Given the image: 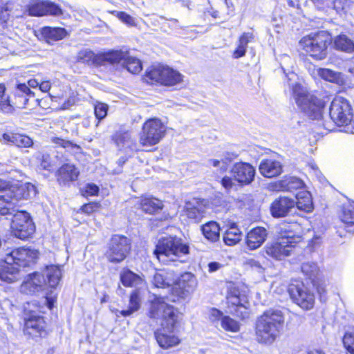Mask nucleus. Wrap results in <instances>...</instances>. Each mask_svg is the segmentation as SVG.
<instances>
[{
    "mask_svg": "<svg viewBox=\"0 0 354 354\" xmlns=\"http://www.w3.org/2000/svg\"><path fill=\"white\" fill-rule=\"evenodd\" d=\"M268 232L263 227H257L248 232L246 236V244L250 250L259 248L266 240Z\"/></svg>",
    "mask_w": 354,
    "mask_h": 354,
    "instance_id": "21",
    "label": "nucleus"
},
{
    "mask_svg": "<svg viewBox=\"0 0 354 354\" xmlns=\"http://www.w3.org/2000/svg\"><path fill=\"white\" fill-rule=\"evenodd\" d=\"M13 215L10 227L13 234L20 239H26L35 232V225L30 214L26 211H19L16 207Z\"/></svg>",
    "mask_w": 354,
    "mask_h": 354,
    "instance_id": "11",
    "label": "nucleus"
},
{
    "mask_svg": "<svg viewBox=\"0 0 354 354\" xmlns=\"http://www.w3.org/2000/svg\"><path fill=\"white\" fill-rule=\"evenodd\" d=\"M38 254L37 250L25 248H17L6 254V262L14 263L19 268H25L35 263L38 257Z\"/></svg>",
    "mask_w": 354,
    "mask_h": 354,
    "instance_id": "14",
    "label": "nucleus"
},
{
    "mask_svg": "<svg viewBox=\"0 0 354 354\" xmlns=\"http://www.w3.org/2000/svg\"><path fill=\"white\" fill-rule=\"evenodd\" d=\"M222 328L227 331L236 333L240 329L239 323L229 316H224L221 320Z\"/></svg>",
    "mask_w": 354,
    "mask_h": 354,
    "instance_id": "45",
    "label": "nucleus"
},
{
    "mask_svg": "<svg viewBox=\"0 0 354 354\" xmlns=\"http://www.w3.org/2000/svg\"><path fill=\"white\" fill-rule=\"evenodd\" d=\"M340 217L347 227L346 230L354 232V203L344 206Z\"/></svg>",
    "mask_w": 354,
    "mask_h": 354,
    "instance_id": "40",
    "label": "nucleus"
},
{
    "mask_svg": "<svg viewBox=\"0 0 354 354\" xmlns=\"http://www.w3.org/2000/svg\"><path fill=\"white\" fill-rule=\"evenodd\" d=\"M209 272H215L221 268V264L218 262H211L208 265Z\"/></svg>",
    "mask_w": 354,
    "mask_h": 354,
    "instance_id": "63",
    "label": "nucleus"
},
{
    "mask_svg": "<svg viewBox=\"0 0 354 354\" xmlns=\"http://www.w3.org/2000/svg\"><path fill=\"white\" fill-rule=\"evenodd\" d=\"M207 165L218 168L221 172H225L227 169L228 161L224 159H209Z\"/></svg>",
    "mask_w": 354,
    "mask_h": 354,
    "instance_id": "52",
    "label": "nucleus"
},
{
    "mask_svg": "<svg viewBox=\"0 0 354 354\" xmlns=\"http://www.w3.org/2000/svg\"><path fill=\"white\" fill-rule=\"evenodd\" d=\"M145 80L151 84L156 82L164 86H172L182 83L183 75L168 66L153 65L147 70Z\"/></svg>",
    "mask_w": 354,
    "mask_h": 354,
    "instance_id": "6",
    "label": "nucleus"
},
{
    "mask_svg": "<svg viewBox=\"0 0 354 354\" xmlns=\"http://www.w3.org/2000/svg\"><path fill=\"white\" fill-rule=\"evenodd\" d=\"M259 172L266 178H273L280 175L283 171L281 162L273 159H263L259 167Z\"/></svg>",
    "mask_w": 354,
    "mask_h": 354,
    "instance_id": "22",
    "label": "nucleus"
},
{
    "mask_svg": "<svg viewBox=\"0 0 354 354\" xmlns=\"http://www.w3.org/2000/svg\"><path fill=\"white\" fill-rule=\"evenodd\" d=\"M285 318L281 310H268L261 315L256 323V335L259 342L272 344L280 335Z\"/></svg>",
    "mask_w": 354,
    "mask_h": 354,
    "instance_id": "3",
    "label": "nucleus"
},
{
    "mask_svg": "<svg viewBox=\"0 0 354 354\" xmlns=\"http://www.w3.org/2000/svg\"><path fill=\"white\" fill-rule=\"evenodd\" d=\"M120 280L124 286L141 288L145 286L144 279L130 270H124L120 274Z\"/></svg>",
    "mask_w": 354,
    "mask_h": 354,
    "instance_id": "28",
    "label": "nucleus"
},
{
    "mask_svg": "<svg viewBox=\"0 0 354 354\" xmlns=\"http://www.w3.org/2000/svg\"><path fill=\"white\" fill-rule=\"evenodd\" d=\"M201 232L206 239L216 242L219 239L220 227L216 222L210 221L201 226Z\"/></svg>",
    "mask_w": 354,
    "mask_h": 354,
    "instance_id": "36",
    "label": "nucleus"
},
{
    "mask_svg": "<svg viewBox=\"0 0 354 354\" xmlns=\"http://www.w3.org/2000/svg\"><path fill=\"white\" fill-rule=\"evenodd\" d=\"M122 57V54L118 50L95 54L91 50H84L78 53L77 60L79 62L88 65L102 66L108 64L118 63Z\"/></svg>",
    "mask_w": 354,
    "mask_h": 354,
    "instance_id": "10",
    "label": "nucleus"
},
{
    "mask_svg": "<svg viewBox=\"0 0 354 354\" xmlns=\"http://www.w3.org/2000/svg\"><path fill=\"white\" fill-rule=\"evenodd\" d=\"M300 237H295L290 234L281 236L276 241L268 243L263 248L266 254L275 260H283L290 255L295 244L299 241Z\"/></svg>",
    "mask_w": 354,
    "mask_h": 354,
    "instance_id": "7",
    "label": "nucleus"
},
{
    "mask_svg": "<svg viewBox=\"0 0 354 354\" xmlns=\"http://www.w3.org/2000/svg\"><path fill=\"white\" fill-rule=\"evenodd\" d=\"M120 52L122 54L123 57L118 62L124 59L123 64L127 68L128 71L133 74L138 73L141 71L142 66L140 59L129 56L126 57L122 52Z\"/></svg>",
    "mask_w": 354,
    "mask_h": 354,
    "instance_id": "42",
    "label": "nucleus"
},
{
    "mask_svg": "<svg viewBox=\"0 0 354 354\" xmlns=\"http://www.w3.org/2000/svg\"><path fill=\"white\" fill-rule=\"evenodd\" d=\"M223 317V313L216 308H212L209 311V318L212 322L221 321Z\"/></svg>",
    "mask_w": 354,
    "mask_h": 354,
    "instance_id": "58",
    "label": "nucleus"
},
{
    "mask_svg": "<svg viewBox=\"0 0 354 354\" xmlns=\"http://www.w3.org/2000/svg\"><path fill=\"white\" fill-rule=\"evenodd\" d=\"M197 286L196 277L190 272H185L181 275L178 281V287L182 289L183 295L192 292Z\"/></svg>",
    "mask_w": 354,
    "mask_h": 354,
    "instance_id": "33",
    "label": "nucleus"
},
{
    "mask_svg": "<svg viewBox=\"0 0 354 354\" xmlns=\"http://www.w3.org/2000/svg\"><path fill=\"white\" fill-rule=\"evenodd\" d=\"M22 199H27L36 194L35 187L30 183H18Z\"/></svg>",
    "mask_w": 354,
    "mask_h": 354,
    "instance_id": "47",
    "label": "nucleus"
},
{
    "mask_svg": "<svg viewBox=\"0 0 354 354\" xmlns=\"http://www.w3.org/2000/svg\"><path fill=\"white\" fill-rule=\"evenodd\" d=\"M28 11L31 16L59 15L62 13L61 9L56 4L37 0H32L29 3Z\"/></svg>",
    "mask_w": 354,
    "mask_h": 354,
    "instance_id": "15",
    "label": "nucleus"
},
{
    "mask_svg": "<svg viewBox=\"0 0 354 354\" xmlns=\"http://www.w3.org/2000/svg\"><path fill=\"white\" fill-rule=\"evenodd\" d=\"M85 193L88 196H96L99 192V187L93 183H88L84 189Z\"/></svg>",
    "mask_w": 354,
    "mask_h": 354,
    "instance_id": "60",
    "label": "nucleus"
},
{
    "mask_svg": "<svg viewBox=\"0 0 354 354\" xmlns=\"http://www.w3.org/2000/svg\"><path fill=\"white\" fill-rule=\"evenodd\" d=\"M234 181H236L234 178L224 176L221 180V185L225 189L230 190L235 185Z\"/></svg>",
    "mask_w": 354,
    "mask_h": 354,
    "instance_id": "59",
    "label": "nucleus"
},
{
    "mask_svg": "<svg viewBox=\"0 0 354 354\" xmlns=\"http://www.w3.org/2000/svg\"><path fill=\"white\" fill-rule=\"evenodd\" d=\"M176 279L173 277V274L165 270L156 272L152 279V283L158 288H169L174 290L173 285L176 283Z\"/></svg>",
    "mask_w": 354,
    "mask_h": 354,
    "instance_id": "26",
    "label": "nucleus"
},
{
    "mask_svg": "<svg viewBox=\"0 0 354 354\" xmlns=\"http://www.w3.org/2000/svg\"><path fill=\"white\" fill-rule=\"evenodd\" d=\"M50 141L56 147H62L68 150H73V151H76L80 149V147L76 144L59 137L53 136L50 138Z\"/></svg>",
    "mask_w": 354,
    "mask_h": 354,
    "instance_id": "46",
    "label": "nucleus"
},
{
    "mask_svg": "<svg viewBox=\"0 0 354 354\" xmlns=\"http://www.w3.org/2000/svg\"><path fill=\"white\" fill-rule=\"evenodd\" d=\"M17 206L10 201L6 195L0 196V214H12L16 211Z\"/></svg>",
    "mask_w": 354,
    "mask_h": 354,
    "instance_id": "44",
    "label": "nucleus"
},
{
    "mask_svg": "<svg viewBox=\"0 0 354 354\" xmlns=\"http://www.w3.org/2000/svg\"><path fill=\"white\" fill-rule=\"evenodd\" d=\"M343 344L350 353L354 354V333L346 332L343 337Z\"/></svg>",
    "mask_w": 354,
    "mask_h": 354,
    "instance_id": "51",
    "label": "nucleus"
},
{
    "mask_svg": "<svg viewBox=\"0 0 354 354\" xmlns=\"http://www.w3.org/2000/svg\"><path fill=\"white\" fill-rule=\"evenodd\" d=\"M167 127L157 118L147 120L142 125L139 142L143 147H152L160 142L165 137Z\"/></svg>",
    "mask_w": 354,
    "mask_h": 354,
    "instance_id": "8",
    "label": "nucleus"
},
{
    "mask_svg": "<svg viewBox=\"0 0 354 354\" xmlns=\"http://www.w3.org/2000/svg\"><path fill=\"white\" fill-rule=\"evenodd\" d=\"M3 138L4 140L19 147H30L33 145L32 140L28 136L23 134L6 133L3 135Z\"/></svg>",
    "mask_w": 354,
    "mask_h": 354,
    "instance_id": "32",
    "label": "nucleus"
},
{
    "mask_svg": "<svg viewBox=\"0 0 354 354\" xmlns=\"http://www.w3.org/2000/svg\"><path fill=\"white\" fill-rule=\"evenodd\" d=\"M130 241L124 236L113 235L106 252L107 259L111 263H120L125 259L131 249Z\"/></svg>",
    "mask_w": 354,
    "mask_h": 354,
    "instance_id": "12",
    "label": "nucleus"
},
{
    "mask_svg": "<svg viewBox=\"0 0 354 354\" xmlns=\"http://www.w3.org/2000/svg\"><path fill=\"white\" fill-rule=\"evenodd\" d=\"M12 3L11 2H7L3 5L0 10V20L6 23L10 19V12L12 9Z\"/></svg>",
    "mask_w": 354,
    "mask_h": 354,
    "instance_id": "55",
    "label": "nucleus"
},
{
    "mask_svg": "<svg viewBox=\"0 0 354 354\" xmlns=\"http://www.w3.org/2000/svg\"><path fill=\"white\" fill-rule=\"evenodd\" d=\"M331 43L330 35L324 30L310 32L299 42V47L315 60H323L327 56V48Z\"/></svg>",
    "mask_w": 354,
    "mask_h": 354,
    "instance_id": "4",
    "label": "nucleus"
},
{
    "mask_svg": "<svg viewBox=\"0 0 354 354\" xmlns=\"http://www.w3.org/2000/svg\"><path fill=\"white\" fill-rule=\"evenodd\" d=\"M6 196L7 198H8L10 201H12L14 204L15 205V201H18L19 200H21V195L19 192V188L18 186V184L13 185L10 186L6 191Z\"/></svg>",
    "mask_w": 354,
    "mask_h": 354,
    "instance_id": "50",
    "label": "nucleus"
},
{
    "mask_svg": "<svg viewBox=\"0 0 354 354\" xmlns=\"http://www.w3.org/2000/svg\"><path fill=\"white\" fill-rule=\"evenodd\" d=\"M227 299L228 304H232V306H235L237 307H244L246 308L245 304L246 300L244 296L241 295L239 291V290L235 288L230 289Z\"/></svg>",
    "mask_w": 354,
    "mask_h": 354,
    "instance_id": "43",
    "label": "nucleus"
},
{
    "mask_svg": "<svg viewBox=\"0 0 354 354\" xmlns=\"http://www.w3.org/2000/svg\"><path fill=\"white\" fill-rule=\"evenodd\" d=\"M254 40V35L252 32H244L239 38L237 47L234 52L233 57L236 59L245 55L248 44Z\"/></svg>",
    "mask_w": 354,
    "mask_h": 354,
    "instance_id": "38",
    "label": "nucleus"
},
{
    "mask_svg": "<svg viewBox=\"0 0 354 354\" xmlns=\"http://www.w3.org/2000/svg\"><path fill=\"white\" fill-rule=\"evenodd\" d=\"M333 47L337 50L351 53L354 51V42L347 35L341 34L334 38Z\"/></svg>",
    "mask_w": 354,
    "mask_h": 354,
    "instance_id": "35",
    "label": "nucleus"
},
{
    "mask_svg": "<svg viewBox=\"0 0 354 354\" xmlns=\"http://www.w3.org/2000/svg\"><path fill=\"white\" fill-rule=\"evenodd\" d=\"M301 271L309 278L313 279L317 276L319 268L316 263L313 262H307L302 264Z\"/></svg>",
    "mask_w": 354,
    "mask_h": 354,
    "instance_id": "49",
    "label": "nucleus"
},
{
    "mask_svg": "<svg viewBox=\"0 0 354 354\" xmlns=\"http://www.w3.org/2000/svg\"><path fill=\"white\" fill-rule=\"evenodd\" d=\"M288 292L291 299L301 308L310 310L314 306L315 295L304 283L290 284Z\"/></svg>",
    "mask_w": 354,
    "mask_h": 354,
    "instance_id": "13",
    "label": "nucleus"
},
{
    "mask_svg": "<svg viewBox=\"0 0 354 354\" xmlns=\"http://www.w3.org/2000/svg\"><path fill=\"white\" fill-rule=\"evenodd\" d=\"M34 95V93L25 83L18 84L16 86L14 98L12 101V111L14 108L24 109L28 102L29 97Z\"/></svg>",
    "mask_w": 354,
    "mask_h": 354,
    "instance_id": "20",
    "label": "nucleus"
},
{
    "mask_svg": "<svg viewBox=\"0 0 354 354\" xmlns=\"http://www.w3.org/2000/svg\"><path fill=\"white\" fill-rule=\"evenodd\" d=\"M20 277V268L14 263H8L6 262V256L4 259V264L0 269L1 280L12 283L19 279Z\"/></svg>",
    "mask_w": 354,
    "mask_h": 354,
    "instance_id": "27",
    "label": "nucleus"
},
{
    "mask_svg": "<svg viewBox=\"0 0 354 354\" xmlns=\"http://www.w3.org/2000/svg\"><path fill=\"white\" fill-rule=\"evenodd\" d=\"M6 87L3 84H0V109L5 113H11L12 111V105L8 96L4 95Z\"/></svg>",
    "mask_w": 354,
    "mask_h": 354,
    "instance_id": "48",
    "label": "nucleus"
},
{
    "mask_svg": "<svg viewBox=\"0 0 354 354\" xmlns=\"http://www.w3.org/2000/svg\"><path fill=\"white\" fill-rule=\"evenodd\" d=\"M242 234L241 230L235 224L229 227L223 235L224 243L230 246H232L238 243L241 240Z\"/></svg>",
    "mask_w": 354,
    "mask_h": 354,
    "instance_id": "39",
    "label": "nucleus"
},
{
    "mask_svg": "<svg viewBox=\"0 0 354 354\" xmlns=\"http://www.w3.org/2000/svg\"><path fill=\"white\" fill-rule=\"evenodd\" d=\"M40 162V167L46 170H49L52 167V161L50 156L46 153H40L37 156Z\"/></svg>",
    "mask_w": 354,
    "mask_h": 354,
    "instance_id": "54",
    "label": "nucleus"
},
{
    "mask_svg": "<svg viewBox=\"0 0 354 354\" xmlns=\"http://www.w3.org/2000/svg\"><path fill=\"white\" fill-rule=\"evenodd\" d=\"M80 171L74 165L66 163L59 168L56 172L57 181L59 184H66L77 179Z\"/></svg>",
    "mask_w": 354,
    "mask_h": 354,
    "instance_id": "23",
    "label": "nucleus"
},
{
    "mask_svg": "<svg viewBox=\"0 0 354 354\" xmlns=\"http://www.w3.org/2000/svg\"><path fill=\"white\" fill-rule=\"evenodd\" d=\"M149 316L154 319H162L161 328L155 333L159 346L165 349L178 345L179 338L176 336L174 329L178 322V314L164 297H156L151 301Z\"/></svg>",
    "mask_w": 354,
    "mask_h": 354,
    "instance_id": "1",
    "label": "nucleus"
},
{
    "mask_svg": "<svg viewBox=\"0 0 354 354\" xmlns=\"http://www.w3.org/2000/svg\"><path fill=\"white\" fill-rule=\"evenodd\" d=\"M117 17L122 22H124V24H126L129 26H136V22H135L134 19L129 15L127 14L126 12H118L117 13Z\"/></svg>",
    "mask_w": 354,
    "mask_h": 354,
    "instance_id": "56",
    "label": "nucleus"
},
{
    "mask_svg": "<svg viewBox=\"0 0 354 354\" xmlns=\"http://www.w3.org/2000/svg\"><path fill=\"white\" fill-rule=\"evenodd\" d=\"M39 85V82L35 79H31L28 81V88H37Z\"/></svg>",
    "mask_w": 354,
    "mask_h": 354,
    "instance_id": "64",
    "label": "nucleus"
},
{
    "mask_svg": "<svg viewBox=\"0 0 354 354\" xmlns=\"http://www.w3.org/2000/svg\"><path fill=\"white\" fill-rule=\"evenodd\" d=\"M46 285L44 275L35 272L27 276L20 287L22 293L33 295L44 290Z\"/></svg>",
    "mask_w": 354,
    "mask_h": 354,
    "instance_id": "17",
    "label": "nucleus"
},
{
    "mask_svg": "<svg viewBox=\"0 0 354 354\" xmlns=\"http://www.w3.org/2000/svg\"><path fill=\"white\" fill-rule=\"evenodd\" d=\"M44 275L46 277V283L51 288H55L62 278L61 268L55 265L48 266L44 270Z\"/></svg>",
    "mask_w": 354,
    "mask_h": 354,
    "instance_id": "34",
    "label": "nucleus"
},
{
    "mask_svg": "<svg viewBox=\"0 0 354 354\" xmlns=\"http://www.w3.org/2000/svg\"><path fill=\"white\" fill-rule=\"evenodd\" d=\"M231 173L236 182L248 185L254 180L255 169L249 163L239 162L233 165Z\"/></svg>",
    "mask_w": 354,
    "mask_h": 354,
    "instance_id": "16",
    "label": "nucleus"
},
{
    "mask_svg": "<svg viewBox=\"0 0 354 354\" xmlns=\"http://www.w3.org/2000/svg\"><path fill=\"white\" fill-rule=\"evenodd\" d=\"M140 297L139 295V292L137 290L133 291L129 299V308L127 310H118L117 313H119L121 315L124 317L130 316L134 312L137 311L140 308Z\"/></svg>",
    "mask_w": 354,
    "mask_h": 354,
    "instance_id": "41",
    "label": "nucleus"
},
{
    "mask_svg": "<svg viewBox=\"0 0 354 354\" xmlns=\"http://www.w3.org/2000/svg\"><path fill=\"white\" fill-rule=\"evenodd\" d=\"M44 39L48 44L64 39L66 36V31L62 28L44 27L41 30Z\"/></svg>",
    "mask_w": 354,
    "mask_h": 354,
    "instance_id": "29",
    "label": "nucleus"
},
{
    "mask_svg": "<svg viewBox=\"0 0 354 354\" xmlns=\"http://www.w3.org/2000/svg\"><path fill=\"white\" fill-rule=\"evenodd\" d=\"M287 84L297 106L312 120H320L324 112V102L308 93L294 72L286 73Z\"/></svg>",
    "mask_w": 354,
    "mask_h": 354,
    "instance_id": "2",
    "label": "nucleus"
},
{
    "mask_svg": "<svg viewBox=\"0 0 354 354\" xmlns=\"http://www.w3.org/2000/svg\"><path fill=\"white\" fill-rule=\"evenodd\" d=\"M46 326L43 317L39 316H32L26 320L24 325V333L32 336H40L44 333Z\"/></svg>",
    "mask_w": 354,
    "mask_h": 354,
    "instance_id": "25",
    "label": "nucleus"
},
{
    "mask_svg": "<svg viewBox=\"0 0 354 354\" xmlns=\"http://www.w3.org/2000/svg\"><path fill=\"white\" fill-rule=\"evenodd\" d=\"M329 115L330 119L337 126H347L352 121L353 109L347 99L338 95L335 96L330 103Z\"/></svg>",
    "mask_w": 354,
    "mask_h": 354,
    "instance_id": "9",
    "label": "nucleus"
},
{
    "mask_svg": "<svg viewBox=\"0 0 354 354\" xmlns=\"http://www.w3.org/2000/svg\"><path fill=\"white\" fill-rule=\"evenodd\" d=\"M295 207V201L287 196L276 198L270 205V212L274 218L286 216Z\"/></svg>",
    "mask_w": 354,
    "mask_h": 354,
    "instance_id": "18",
    "label": "nucleus"
},
{
    "mask_svg": "<svg viewBox=\"0 0 354 354\" xmlns=\"http://www.w3.org/2000/svg\"><path fill=\"white\" fill-rule=\"evenodd\" d=\"M154 254L159 261L167 263L188 254L189 246L176 236L162 237L158 241Z\"/></svg>",
    "mask_w": 354,
    "mask_h": 354,
    "instance_id": "5",
    "label": "nucleus"
},
{
    "mask_svg": "<svg viewBox=\"0 0 354 354\" xmlns=\"http://www.w3.org/2000/svg\"><path fill=\"white\" fill-rule=\"evenodd\" d=\"M250 264H251V267L253 269L256 270L257 271H258L259 272H261L263 270V268L261 266V265L260 264V263L257 261H254V260L251 261Z\"/></svg>",
    "mask_w": 354,
    "mask_h": 354,
    "instance_id": "62",
    "label": "nucleus"
},
{
    "mask_svg": "<svg viewBox=\"0 0 354 354\" xmlns=\"http://www.w3.org/2000/svg\"><path fill=\"white\" fill-rule=\"evenodd\" d=\"M304 185V182L295 176H286L276 183V186L279 190L289 192L301 189Z\"/></svg>",
    "mask_w": 354,
    "mask_h": 354,
    "instance_id": "30",
    "label": "nucleus"
},
{
    "mask_svg": "<svg viewBox=\"0 0 354 354\" xmlns=\"http://www.w3.org/2000/svg\"><path fill=\"white\" fill-rule=\"evenodd\" d=\"M314 73L322 80L337 85H344L346 83L345 75L338 71L326 68H314Z\"/></svg>",
    "mask_w": 354,
    "mask_h": 354,
    "instance_id": "24",
    "label": "nucleus"
},
{
    "mask_svg": "<svg viewBox=\"0 0 354 354\" xmlns=\"http://www.w3.org/2000/svg\"><path fill=\"white\" fill-rule=\"evenodd\" d=\"M108 106L106 104L98 102L95 106V118L98 120H102L107 115Z\"/></svg>",
    "mask_w": 354,
    "mask_h": 354,
    "instance_id": "53",
    "label": "nucleus"
},
{
    "mask_svg": "<svg viewBox=\"0 0 354 354\" xmlns=\"http://www.w3.org/2000/svg\"><path fill=\"white\" fill-rule=\"evenodd\" d=\"M142 209L148 214H153L163 207L162 202L153 197H145L140 200V203Z\"/></svg>",
    "mask_w": 354,
    "mask_h": 354,
    "instance_id": "37",
    "label": "nucleus"
},
{
    "mask_svg": "<svg viewBox=\"0 0 354 354\" xmlns=\"http://www.w3.org/2000/svg\"><path fill=\"white\" fill-rule=\"evenodd\" d=\"M123 144L122 147L127 146L130 147L132 143V140L130 134L128 132L120 134L117 138V144L120 145Z\"/></svg>",
    "mask_w": 354,
    "mask_h": 354,
    "instance_id": "57",
    "label": "nucleus"
},
{
    "mask_svg": "<svg viewBox=\"0 0 354 354\" xmlns=\"http://www.w3.org/2000/svg\"><path fill=\"white\" fill-rule=\"evenodd\" d=\"M184 212L192 223H199L205 214V205L203 201L194 198L185 203Z\"/></svg>",
    "mask_w": 354,
    "mask_h": 354,
    "instance_id": "19",
    "label": "nucleus"
},
{
    "mask_svg": "<svg viewBox=\"0 0 354 354\" xmlns=\"http://www.w3.org/2000/svg\"><path fill=\"white\" fill-rule=\"evenodd\" d=\"M295 207L299 210L310 212L313 209V203L309 192L301 190L296 195Z\"/></svg>",
    "mask_w": 354,
    "mask_h": 354,
    "instance_id": "31",
    "label": "nucleus"
},
{
    "mask_svg": "<svg viewBox=\"0 0 354 354\" xmlns=\"http://www.w3.org/2000/svg\"><path fill=\"white\" fill-rule=\"evenodd\" d=\"M39 87L42 92H48L51 88V84L48 81H44L39 84Z\"/></svg>",
    "mask_w": 354,
    "mask_h": 354,
    "instance_id": "61",
    "label": "nucleus"
}]
</instances>
